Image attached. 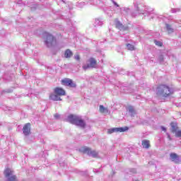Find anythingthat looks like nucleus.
<instances>
[{
	"label": "nucleus",
	"instance_id": "f257e3e1",
	"mask_svg": "<svg viewBox=\"0 0 181 181\" xmlns=\"http://www.w3.org/2000/svg\"><path fill=\"white\" fill-rule=\"evenodd\" d=\"M68 122L76 125V127H80V128H86V121L83 119L81 116L76 115H70L67 117Z\"/></svg>",
	"mask_w": 181,
	"mask_h": 181
},
{
	"label": "nucleus",
	"instance_id": "f03ea898",
	"mask_svg": "<svg viewBox=\"0 0 181 181\" xmlns=\"http://www.w3.org/2000/svg\"><path fill=\"white\" fill-rule=\"evenodd\" d=\"M134 5L137 13H142L143 15H145L146 12H147L148 15L151 16L152 19L155 18V15H153L152 11L148 10L146 6H142V4H139V0H134Z\"/></svg>",
	"mask_w": 181,
	"mask_h": 181
},
{
	"label": "nucleus",
	"instance_id": "7ed1b4c3",
	"mask_svg": "<svg viewBox=\"0 0 181 181\" xmlns=\"http://www.w3.org/2000/svg\"><path fill=\"white\" fill-rule=\"evenodd\" d=\"M156 93L158 95H162L163 97H169L170 94L173 93V89L169 88L166 85H160L157 87Z\"/></svg>",
	"mask_w": 181,
	"mask_h": 181
},
{
	"label": "nucleus",
	"instance_id": "20e7f679",
	"mask_svg": "<svg viewBox=\"0 0 181 181\" xmlns=\"http://www.w3.org/2000/svg\"><path fill=\"white\" fill-rule=\"evenodd\" d=\"M45 45L47 47H53L56 45V37H54L52 34L45 32L42 34Z\"/></svg>",
	"mask_w": 181,
	"mask_h": 181
},
{
	"label": "nucleus",
	"instance_id": "39448f33",
	"mask_svg": "<svg viewBox=\"0 0 181 181\" xmlns=\"http://www.w3.org/2000/svg\"><path fill=\"white\" fill-rule=\"evenodd\" d=\"M4 176L7 181H16V175H15V172L10 168H6L4 170Z\"/></svg>",
	"mask_w": 181,
	"mask_h": 181
},
{
	"label": "nucleus",
	"instance_id": "423d86ee",
	"mask_svg": "<svg viewBox=\"0 0 181 181\" xmlns=\"http://www.w3.org/2000/svg\"><path fill=\"white\" fill-rule=\"evenodd\" d=\"M80 151L83 153H87L88 156H92L93 158H97L98 153L95 151L91 150V148L88 147H82Z\"/></svg>",
	"mask_w": 181,
	"mask_h": 181
},
{
	"label": "nucleus",
	"instance_id": "0eeeda50",
	"mask_svg": "<svg viewBox=\"0 0 181 181\" xmlns=\"http://www.w3.org/2000/svg\"><path fill=\"white\" fill-rule=\"evenodd\" d=\"M128 127H114L112 129H107V134H114L115 132H125V131H128Z\"/></svg>",
	"mask_w": 181,
	"mask_h": 181
},
{
	"label": "nucleus",
	"instance_id": "6e6552de",
	"mask_svg": "<svg viewBox=\"0 0 181 181\" xmlns=\"http://www.w3.org/2000/svg\"><path fill=\"white\" fill-rule=\"evenodd\" d=\"M97 64V62L94 58H90L89 59V64L83 66V70H88V69H94Z\"/></svg>",
	"mask_w": 181,
	"mask_h": 181
},
{
	"label": "nucleus",
	"instance_id": "1a4fd4ad",
	"mask_svg": "<svg viewBox=\"0 0 181 181\" xmlns=\"http://www.w3.org/2000/svg\"><path fill=\"white\" fill-rule=\"evenodd\" d=\"M62 84L63 86H66L68 87H72L73 88H76V85L73 82V81L70 78H64L62 81Z\"/></svg>",
	"mask_w": 181,
	"mask_h": 181
},
{
	"label": "nucleus",
	"instance_id": "9d476101",
	"mask_svg": "<svg viewBox=\"0 0 181 181\" xmlns=\"http://www.w3.org/2000/svg\"><path fill=\"white\" fill-rule=\"evenodd\" d=\"M115 25L117 29H119V30H127L128 29V28L124 27V25H122V23H121L117 18L115 20Z\"/></svg>",
	"mask_w": 181,
	"mask_h": 181
},
{
	"label": "nucleus",
	"instance_id": "9b49d317",
	"mask_svg": "<svg viewBox=\"0 0 181 181\" xmlns=\"http://www.w3.org/2000/svg\"><path fill=\"white\" fill-rule=\"evenodd\" d=\"M170 159L172 162H174V163H180V158H179V156L175 153H171L170 154Z\"/></svg>",
	"mask_w": 181,
	"mask_h": 181
},
{
	"label": "nucleus",
	"instance_id": "f8f14e48",
	"mask_svg": "<svg viewBox=\"0 0 181 181\" xmlns=\"http://www.w3.org/2000/svg\"><path fill=\"white\" fill-rule=\"evenodd\" d=\"M23 134L28 136L30 134V123H27L24 125L23 128Z\"/></svg>",
	"mask_w": 181,
	"mask_h": 181
},
{
	"label": "nucleus",
	"instance_id": "ddd939ff",
	"mask_svg": "<svg viewBox=\"0 0 181 181\" xmlns=\"http://www.w3.org/2000/svg\"><path fill=\"white\" fill-rule=\"evenodd\" d=\"M54 94H57L59 97L62 95H66V90L62 88L57 87L54 89Z\"/></svg>",
	"mask_w": 181,
	"mask_h": 181
},
{
	"label": "nucleus",
	"instance_id": "4468645a",
	"mask_svg": "<svg viewBox=\"0 0 181 181\" xmlns=\"http://www.w3.org/2000/svg\"><path fill=\"white\" fill-rule=\"evenodd\" d=\"M49 98L52 101H62V98H60V96L58 94H56L54 93L50 94Z\"/></svg>",
	"mask_w": 181,
	"mask_h": 181
},
{
	"label": "nucleus",
	"instance_id": "2eb2a0df",
	"mask_svg": "<svg viewBox=\"0 0 181 181\" xmlns=\"http://www.w3.org/2000/svg\"><path fill=\"white\" fill-rule=\"evenodd\" d=\"M127 111L132 117H135V115H136V110H135V108H134L133 106H129L127 107Z\"/></svg>",
	"mask_w": 181,
	"mask_h": 181
},
{
	"label": "nucleus",
	"instance_id": "dca6fc26",
	"mask_svg": "<svg viewBox=\"0 0 181 181\" xmlns=\"http://www.w3.org/2000/svg\"><path fill=\"white\" fill-rule=\"evenodd\" d=\"M170 127H171V132H173V134H174L175 132H176V131H177V129H179V127H177V123L176 122H171L170 123Z\"/></svg>",
	"mask_w": 181,
	"mask_h": 181
},
{
	"label": "nucleus",
	"instance_id": "f3484780",
	"mask_svg": "<svg viewBox=\"0 0 181 181\" xmlns=\"http://www.w3.org/2000/svg\"><path fill=\"white\" fill-rule=\"evenodd\" d=\"M112 4H113V5H114V6H115V8H117V12L118 13H122V8H120L119 7V4H118V3H117L115 1H112Z\"/></svg>",
	"mask_w": 181,
	"mask_h": 181
},
{
	"label": "nucleus",
	"instance_id": "a211bd4d",
	"mask_svg": "<svg viewBox=\"0 0 181 181\" xmlns=\"http://www.w3.org/2000/svg\"><path fill=\"white\" fill-rule=\"evenodd\" d=\"M104 20L101 18H96L95 21V26H103Z\"/></svg>",
	"mask_w": 181,
	"mask_h": 181
},
{
	"label": "nucleus",
	"instance_id": "6ab92c4d",
	"mask_svg": "<svg viewBox=\"0 0 181 181\" xmlns=\"http://www.w3.org/2000/svg\"><path fill=\"white\" fill-rule=\"evenodd\" d=\"M71 56H73V52H71V50L70 49H66L64 52V57L66 59H70V57H71Z\"/></svg>",
	"mask_w": 181,
	"mask_h": 181
},
{
	"label": "nucleus",
	"instance_id": "aec40b11",
	"mask_svg": "<svg viewBox=\"0 0 181 181\" xmlns=\"http://www.w3.org/2000/svg\"><path fill=\"white\" fill-rule=\"evenodd\" d=\"M142 146L143 148H144L145 149H148L149 148V141L148 140H143L142 141Z\"/></svg>",
	"mask_w": 181,
	"mask_h": 181
},
{
	"label": "nucleus",
	"instance_id": "412c9836",
	"mask_svg": "<svg viewBox=\"0 0 181 181\" xmlns=\"http://www.w3.org/2000/svg\"><path fill=\"white\" fill-rule=\"evenodd\" d=\"M166 29L168 33H173V28H172V25L166 24Z\"/></svg>",
	"mask_w": 181,
	"mask_h": 181
},
{
	"label": "nucleus",
	"instance_id": "4be33fe9",
	"mask_svg": "<svg viewBox=\"0 0 181 181\" xmlns=\"http://www.w3.org/2000/svg\"><path fill=\"white\" fill-rule=\"evenodd\" d=\"M100 111L101 112H108V109L107 108H105V107H104V105H100Z\"/></svg>",
	"mask_w": 181,
	"mask_h": 181
},
{
	"label": "nucleus",
	"instance_id": "5701e85b",
	"mask_svg": "<svg viewBox=\"0 0 181 181\" xmlns=\"http://www.w3.org/2000/svg\"><path fill=\"white\" fill-rule=\"evenodd\" d=\"M176 138H181V130H176V132H174Z\"/></svg>",
	"mask_w": 181,
	"mask_h": 181
},
{
	"label": "nucleus",
	"instance_id": "b1692460",
	"mask_svg": "<svg viewBox=\"0 0 181 181\" xmlns=\"http://www.w3.org/2000/svg\"><path fill=\"white\" fill-rule=\"evenodd\" d=\"M127 47L128 50H135V47L133 45L127 44Z\"/></svg>",
	"mask_w": 181,
	"mask_h": 181
},
{
	"label": "nucleus",
	"instance_id": "393cba45",
	"mask_svg": "<svg viewBox=\"0 0 181 181\" xmlns=\"http://www.w3.org/2000/svg\"><path fill=\"white\" fill-rule=\"evenodd\" d=\"M154 43L156 46L160 47L162 46V42L154 40Z\"/></svg>",
	"mask_w": 181,
	"mask_h": 181
},
{
	"label": "nucleus",
	"instance_id": "a878e982",
	"mask_svg": "<svg viewBox=\"0 0 181 181\" xmlns=\"http://www.w3.org/2000/svg\"><path fill=\"white\" fill-rule=\"evenodd\" d=\"M180 8H173V9H171L172 13H176V12H180Z\"/></svg>",
	"mask_w": 181,
	"mask_h": 181
},
{
	"label": "nucleus",
	"instance_id": "bb28decb",
	"mask_svg": "<svg viewBox=\"0 0 181 181\" xmlns=\"http://www.w3.org/2000/svg\"><path fill=\"white\" fill-rule=\"evenodd\" d=\"M160 63H163V55H160L158 57Z\"/></svg>",
	"mask_w": 181,
	"mask_h": 181
},
{
	"label": "nucleus",
	"instance_id": "cd10ccee",
	"mask_svg": "<svg viewBox=\"0 0 181 181\" xmlns=\"http://www.w3.org/2000/svg\"><path fill=\"white\" fill-rule=\"evenodd\" d=\"M55 119H60V115L56 113L54 115Z\"/></svg>",
	"mask_w": 181,
	"mask_h": 181
},
{
	"label": "nucleus",
	"instance_id": "c85d7f7f",
	"mask_svg": "<svg viewBox=\"0 0 181 181\" xmlns=\"http://www.w3.org/2000/svg\"><path fill=\"white\" fill-rule=\"evenodd\" d=\"M122 10H124V11L126 12L127 13L129 12V8L127 7L123 8Z\"/></svg>",
	"mask_w": 181,
	"mask_h": 181
},
{
	"label": "nucleus",
	"instance_id": "c756f323",
	"mask_svg": "<svg viewBox=\"0 0 181 181\" xmlns=\"http://www.w3.org/2000/svg\"><path fill=\"white\" fill-rule=\"evenodd\" d=\"M66 23H68V25L70 26V25H73L72 23H71V19H67L66 20Z\"/></svg>",
	"mask_w": 181,
	"mask_h": 181
},
{
	"label": "nucleus",
	"instance_id": "7c9ffc66",
	"mask_svg": "<svg viewBox=\"0 0 181 181\" xmlns=\"http://www.w3.org/2000/svg\"><path fill=\"white\" fill-rule=\"evenodd\" d=\"M167 138L169 141H172V137H170V134L169 133H166Z\"/></svg>",
	"mask_w": 181,
	"mask_h": 181
},
{
	"label": "nucleus",
	"instance_id": "2f4dec72",
	"mask_svg": "<svg viewBox=\"0 0 181 181\" xmlns=\"http://www.w3.org/2000/svg\"><path fill=\"white\" fill-rule=\"evenodd\" d=\"M160 128H161L162 131H163L164 132H166V127L161 126Z\"/></svg>",
	"mask_w": 181,
	"mask_h": 181
},
{
	"label": "nucleus",
	"instance_id": "473e14b6",
	"mask_svg": "<svg viewBox=\"0 0 181 181\" xmlns=\"http://www.w3.org/2000/svg\"><path fill=\"white\" fill-rule=\"evenodd\" d=\"M75 59L76 60H80V56H78V55H75Z\"/></svg>",
	"mask_w": 181,
	"mask_h": 181
},
{
	"label": "nucleus",
	"instance_id": "72a5a7b5",
	"mask_svg": "<svg viewBox=\"0 0 181 181\" xmlns=\"http://www.w3.org/2000/svg\"><path fill=\"white\" fill-rule=\"evenodd\" d=\"M127 93H132V90H129Z\"/></svg>",
	"mask_w": 181,
	"mask_h": 181
},
{
	"label": "nucleus",
	"instance_id": "f704fd0d",
	"mask_svg": "<svg viewBox=\"0 0 181 181\" xmlns=\"http://www.w3.org/2000/svg\"><path fill=\"white\" fill-rule=\"evenodd\" d=\"M62 1L64 4V2H65L64 0H62Z\"/></svg>",
	"mask_w": 181,
	"mask_h": 181
},
{
	"label": "nucleus",
	"instance_id": "c9c22d12",
	"mask_svg": "<svg viewBox=\"0 0 181 181\" xmlns=\"http://www.w3.org/2000/svg\"><path fill=\"white\" fill-rule=\"evenodd\" d=\"M132 16H135V15H134V13H132Z\"/></svg>",
	"mask_w": 181,
	"mask_h": 181
},
{
	"label": "nucleus",
	"instance_id": "e433bc0d",
	"mask_svg": "<svg viewBox=\"0 0 181 181\" xmlns=\"http://www.w3.org/2000/svg\"><path fill=\"white\" fill-rule=\"evenodd\" d=\"M112 1H112H114V0H111Z\"/></svg>",
	"mask_w": 181,
	"mask_h": 181
}]
</instances>
